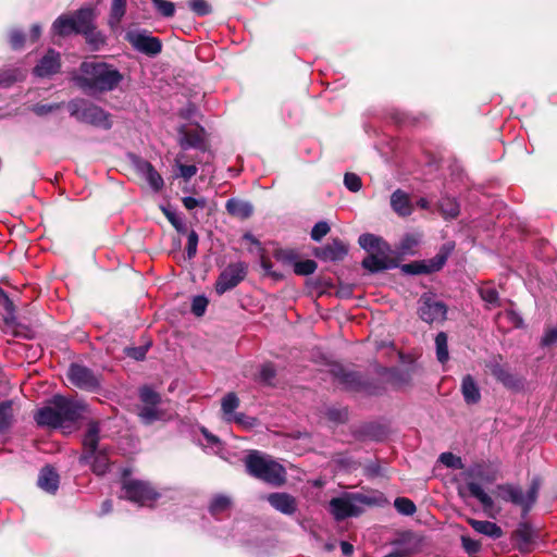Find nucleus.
<instances>
[{
    "mask_svg": "<svg viewBox=\"0 0 557 557\" xmlns=\"http://www.w3.org/2000/svg\"><path fill=\"white\" fill-rule=\"evenodd\" d=\"M331 231V227L327 222L320 221L314 224V226L311 230L310 236L311 239L314 242H321V239L329 234Z\"/></svg>",
    "mask_w": 557,
    "mask_h": 557,
    "instance_id": "nucleus-53",
    "label": "nucleus"
},
{
    "mask_svg": "<svg viewBox=\"0 0 557 557\" xmlns=\"http://www.w3.org/2000/svg\"><path fill=\"white\" fill-rule=\"evenodd\" d=\"M540 485V480L534 478L527 492H524L520 486L513 484L498 485L497 491L498 496L503 500L519 506L524 512H528L537 499Z\"/></svg>",
    "mask_w": 557,
    "mask_h": 557,
    "instance_id": "nucleus-9",
    "label": "nucleus"
},
{
    "mask_svg": "<svg viewBox=\"0 0 557 557\" xmlns=\"http://www.w3.org/2000/svg\"><path fill=\"white\" fill-rule=\"evenodd\" d=\"M16 412L17 409L15 408L14 400L7 399L0 401V434H5L13 428L16 422Z\"/></svg>",
    "mask_w": 557,
    "mask_h": 557,
    "instance_id": "nucleus-26",
    "label": "nucleus"
},
{
    "mask_svg": "<svg viewBox=\"0 0 557 557\" xmlns=\"http://www.w3.org/2000/svg\"><path fill=\"white\" fill-rule=\"evenodd\" d=\"M275 377V366L272 362H265L261 366L257 380L263 385L273 386Z\"/></svg>",
    "mask_w": 557,
    "mask_h": 557,
    "instance_id": "nucleus-36",
    "label": "nucleus"
},
{
    "mask_svg": "<svg viewBox=\"0 0 557 557\" xmlns=\"http://www.w3.org/2000/svg\"><path fill=\"white\" fill-rule=\"evenodd\" d=\"M467 488L470 495L480 502L484 511L490 515L494 508L493 498L483 490V487L478 482H467Z\"/></svg>",
    "mask_w": 557,
    "mask_h": 557,
    "instance_id": "nucleus-31",
    "label": "nucleus"
},
{
    "mask_svg": "<svg viewBox=\"0 0 557 557\" xmlns=\"http://www.w3.org/2000/svg\"><path fill=\"white\" fill-rule=\"evenodd\" d=\"M99 433L100 428L98 422H90L82 441L83 453L78 458L81 465H88L92 455L100 450L98 448L100 441Z\"/></svg>",
    "mask_w": 557,
    "mask_h": 557,
    "instance_id": "nucleus-21",
    "label": "nucleus"
},
{
    "mask_svg": "<svg viewBox=\"0 0 557 557\" xmlns=\"http://www.w3.org/2000/svg\"><path fill=\"white\" fill-rule=\"evenodd\" d=\"M8 41L13 50H21L26 42V34L20 28H12L8 33Z\"/></svg>",
    "mask_w": 557,
    "mask_h": 557,
    "instance_id": "nucleus-40",
    "label": "nucleus"
},
{
    "mask_svg": "<svg viewBox=\"0 0 557 557\" xmlns=\"http://www.w3.org/2000/svg\"><path fill=\"white\" fill-rule=\"evenodd\" d=\"M178 145L183 150L190 148L207 151L208 143L206 139V129L201 125L197 124L195 128H189L187 125H181L177 128Z\"/></svg>",
    "mask_w": 557,
    "mask_h": 557,
    "instance_id": "nucleus-16",
    "label": "nucleus"
},
{
    "mask_svg": "<svg viewBox=\"0 0 557 557\" xmlns=\"http://www.w3.org/2000/svg\"><path fill=\"white\" fill-rule=\"evenodd\" d=\"M435 346H436V358L441 363H445L448 358V345H447V335L444 332H440L435 337Z\"/></svg>",
    "mask_w": 557,
    "mask_h": 557,
    "instance_id": "nucleus-38",
    "label": "nucleus"
},
{
    "mask_svg": "<svg viewBox=\"0 0 557 557\" xmlns=\"http://www.w3.org/2000/svg\"><path fill=\"white\" fill-rule=\"evenodd\" d=\"M419 243L420 235L407 234L400 242L399 251L404 255H411Z\"/></svg>",
    "mask_w": 557,
    "mask_h": 557,
    "instance_id": "nucleus-48",
    "label": "nucleus"
},
{
    "mask_svg": "<svg viewBox=\"0 0 557 557\" xmlns=\"http://www.w3.org/2000/svg\"><path fill=\"white\" fill-rule=\"evenodd\" d=\"M180 174L185 181H189L197 173V166L194 164H180Z\"/></svg>",
    "mask_w": 557,
    "mask_h": 557,
    "instance_id": "nucleus-64",
    "label": "nucleus"
},
{
    "mask_svg": "<svg viewBox=\"0 0 557 557\" xmlns=\"http://www.w3.org/2000/svg\"><path fill=\"white\" fill-rule=\"evenodd\" d=\"M198 234L196 231L191 230L188 234L187 245H186V253L188 259H193L197 253L198 246Z\"/></svg>",
    "mask_w": 557,
    "mask_h": 557,
    "instance_id": "nucleus-57",
    "label": "nucleus"
},
{
    "mask_svg": "<svg viewBox=\"0 0 557 557\" xmlns=\"http://www.w3.org/2000/svg\"><path fill=\"white\" fill-rule=\"evenodd\" d=\"M460 392L467 405H475L481 400L479 384L471 374H467L462 377Z\"/></svg>",
    "mask_w": 557,
    "mask_h": 557,
    "instance_id": "nucleus-27",
    "label": "nucleus"
},
{
    "mask_svg": "<svg viewBox=\"0 0 557 557\" xmlns=\"http://www.w3.org/2000/svg\"><path fill=\"white\" fill-rule=\"evenodd\" d=\"M162 212L171 225L177 231V233L185 234L187 232L186 224L182 221L175 211L171 210L170 208L162 207Z\"/></svg>",
    "mask_w": 557,
    "mask_h": 557,
    "instance_id": "nucleus-46",
    "label": "nucleus"
},
{
    "mask_svg": "<svg viewBox=\"0 0 557 557\" xmlns=\"http://www.w3.org/2000/svg\"><path fill=\"white\" fill-rule=\"evenodd\" d=\"M440 461L448 468H453V469H461L462 468L461 458L458 456H455L453 453L441 454Z\"/></svg>",
    "mask_w": 557,
    "mask_h": 557,
    "instance_id": "nucleus-55",
    "label": "nucleus"
},
{
    "mask_svg": "<svg viewBox=\"0 0 557 557\" xmlns=\"http://www.w3.org/2000/svg\"><path fill=\"white\" fill-rule=\"evenodd\" d=\"M267 499L275 510L287 516H293L298 509L296 498L285 492L271 493Z\"/></svg>",
    "mask_w": 557,
    "mask_h": 557,
    "instance_id": "nucleus-23",
    "label": "nucleus"
},
{
    "mask_svg": "<svg viewBox=\"0 0 557 557\" xmlns=\"http://www.w3.org/2000/svg\"><path fill=\"white\" fill-rule=\"evenodd\" d=\"M67 108L71 116L78 122L103 129L112 127L111 114L92 102L85 99H74L69 102Z\"/></svg>",
    "mask_w": 557,
    "mask_h": 557,
    "instance_id": "nucleus-6",
    "label": "nucleus"
},
{
    "mask_svg": "<svg viewBox=\"0 0 557 557\" xmlns=\"http://www.w3.org/2000/svg\"><path fill=\"white\" fill-rule=\"evenodd\" d=\"M329 367L331 376L346 391L373 394L377 388L374 380L369 379L360 371H356L337 361L330 363Z\"/></svg>",
    "mask_w": 557,
    "mask_h": 557,
    "instance_id": "nucleus-5",
    "label": "nucleus"
},
{
    "mask_svg": "<svg viewBox=\"0 0 557 557\" xmlns=\"http://www.w3.org/2000/svg\"><path fill=\"white\" fill-rule=\"evenodd\" d=\"M391 207L399 216H408L413 211V205L409 195L400 189L394 191L391 196Z\"/></svg>",
    "mask_w": 557,
    "mask_h": 557,
    "instance_id": "nucleus-28",
    "label": "nucleus"
},
{
    "mask_svg": "<svg viewBox=\"0 0 557 557\" xmlns=\"http://www.w3.org/2000/svg\"><path fill=\"white\" fill-rule=\"evenodd\" d=\"M182 202H183L184 207L187 210H193V209H195L197 207H200V208H205L206 207V200L203 198L202 199H196L194 197L186 196V197L182 198Z\"/></svg>",
    "mask_w": 557,
    "mask_h": 557,
    "instance_id": "nucleus-63",
    "label": "nucleus"
},
{
    "mask_svg": "<svg viewBox=\"0 0 557 557\" xmlns=\"http://www.w3.org/2000/svg\"><path fill=\"white\" fill-rule=\"evenodd\" d=\"M438 208L444 219H455L460 212L458 202L450 197H443L440 200Z\"/></svg>",
    "mask_w": 557,
    "mask_h": 557,
    "instance_id": "nucleus-34",
    "label": "nucleus"
},
{
    "mask_svg": "<svg viewBox=\"0 0 557 557\" xmlns=\"http://www.w3.org/2000/svg\"><path fill=\"white\" fill-rule=\"evenodd\" d=\"M0 305L4 309V315H3V322L8 326H15L18 322L16 320L15 315V305L14 302L9 298V304L5 301H1Z\"/></svg>",
    "mask_w": 557,
    "mask_h": 557,
    "instance_id": "nucleus-50",
    "label": "nucleus"
},
{
    "mask_svg": "<svg viewBox=\"0 0 557 557\" xmlns=\"http://www.w3.org/2000/svg\"><path fill=\"white\" fill-rule=\"evenodd\" d=\"M157 12L166 18L175 14V3L169 0H150Z\"/></svg>",
    "mask_w": 557,
    "mask_h": 557,
    "instance_id": "nucleus-43",
    "label": "nucleus"
},
{
    "mask_svg": "<svg viewBox=\"0 0 557 557\" xmlns=\"http://www.w3.org/2000/svg\"><path fill=\"white\" fill-rule=\"evenodd\" d=\"M467 522L473 528L475 532L483 534L487 537H491L493 540L500 539L504 534L502 528L491 521L468 518Z\"/></svg>",
    "mask_w": 557,
    "mask_h": 557,
    "instance_id": "nucleus-30",
    "label": "nucleus"
},
{
    "mask_svg": "<svg viewBox=\"0 0 557 557\" xmlns=\"http://www.w3.org/2000/svg\"><path fill=\"white\" fill-rule=\"evenodd\" d=\"M246 472L273 487L283 486L287 481L286 469L277 461L263 456L258 450H251L245 457Z\"/></svg>",
    "mask_w": 557,
    "mask_h": 557,
    "instance_id": "nucleus-3",
    "label": "nucleus"
},
{
    "mask_svg": "<svg viewBox=\"0 0 557 557\" xmlns=\"http://www.w3.org/2000/svg\"><path fill=\"white\" fill-rule=\"evenodd\" d=\"M260 265L264 270L265 275L271 276L276 281L283 278V275L281 273L272 271L273 264H272L271 260L265 256L264 250L261 251Z\"/></svg>",
    "mask_w": 557,
    "mask_h": 557,
    "instance_id": "nucleus-56",
    "label": "nucleus"
},
{
    "mask_svg": "<svg viewBox=\"0 0 557 557\" xmlns=\"http://www.w3.org/2000/svg\"><path fill=\"white\" fill-rule=\"evenodd\" d=\"M479 294L481 298L493 306L498 305V292L496 288L491 284H483L479 288Z\"/></svg>",
    "mask_w": 557,
    "mask_h": 557,
    "instance_id": "nucleus-47",
    "label": "nucleus"
},
{
    "mask_svg": "<svg viewBox=\"0 0 557 557\" xmlns=\"http://www.w3.org/2000/svg\"><path fill=\"white\" fill-rule=\"evenodd\" d=\"M126 40L138 52L148 57H157L162 52L163 44L160 38L151 36L147 30L129 32Z\"/></svg>",
    "mask_w": 557,
    "mask_h": 557,
    "instance_id": "nucleus-14",
    "label": "nucleus"
},
{
    "mask_svg": "<svg viewBox=\"0 0 557 557\" xmlns=\"http://www.w3.org/2000/svg\"><path fill=\"white\" fill-rule=\"evenodd\" d=\"M461 543L462 547L468 554H476L481 549V543L476 540H473L469 536L462 535L461 536Z\"/></svg>",
    "mask_w": 557,
    "mask_h": 557,
    "instance_id": "nucleus-59",
    "label": "nucleus"
},
{
    "mask_svg": "<svg viewBox=\"0 0 557 557\" xmlns=\"http://www.w3.org/2000/svg\"><path fill=\"white\" fill-rule=\"evenodd\" d=\"M359 246L367 251V257L362 260L363 269L371 273L383 270V240L380 236L371 233L361 234L358 238Z\"/></svg>",
    "mask_w": 557,
    "mask_h": 557,
    "instance_id": "nucleus-11",
    "label": "nucleus"
},
{
    "mask_svg": "<svg viewBox=\"0 0 557 557\" xmlns=\"http://www.w3.org/2000/svg\"><path fill=\"white\" fill-rule=\"evenodd\" d=\"M131 470L124 469L121 478L120 498L139 506H152L159 499L160 493L148 481L133 479Z\"/></svg>",
    "mask_w": 557,
    "mask_h": 557,
    "instance_id": "nucleus-4",
    "label": "nucleus"
},
{
    "mask_svg": "<svg viewBox=\"0 0 557 557\" xmlns=\"http://www.w3.org/2000/svg\"><path fill=\"white\" fill-rule=\"evenodd\" d=\"M66 376L72 385L84 391L94 392L100 387V380L94 371L79 363H72Z\"/></svg>",
    "mask_w": 557,
    "mask_h": 557,
    "instance_id": "nucleus-15",
    "label": "nucleus"
},
{
    "mask_svg": "<svg viewBox=\"0 0 557 557\" xmlns=\"http://www.w3.org/2000/svg\"><path fill=\"white\" fill-rule=\"evenodd\" d=\"M394 506L399 513L405 516H412L417 509L414 503L406 497H397Z\"/></svg>",
    "mask_w": 557,
    "mask_h": 557,
    "instance_id": "nucleus-49",
    "label": "nucleus"
},
{
    "mask_svg": "<svg viewBox=\"0 0 557 557\" xmlns=\"http://www.w3.org/2000/svg\"><path fill=\"white\" fill-rule=\"evenodd\" d=\"M231 507V499L225 495H216L210 503L209 512L219 516Z\"/></svg>",
    "mask_w": 557,
    "mask_h": 557,
    "instance_id": "nucleus-39",
    "label": "nucleus"
},
{
    "mask_svg": "<svg viewBox=\"0 0 557 557\" xmlns=\"http://www.w3.org/2000/svg\"><path fill=\"white\" fill-rule=\"evenodd\" d=\"M248 273V265L246 262L239 261L230 263L218 276L214 289L218 295H223L224 293L235 288L239 283H242Z\"/></svg>",
    "mask_w": 557,
    "mask_h": 557,
    "instance_id": "nucleus-13",
    "label": "nucleus"
},
{
    "mask_svg": "<svg viewBox=\"0 0 557 557\" xmlns=\"http://www.w3.org/2000/svg\"><path fill=\"white\" fill-rule=\"evenodd\" d=\"M126 12V0H112L110 24H119Z\"/></svg>",
    "mask_w": 557,
    "mask_h": 557,
    "instance_id": "nucleus-41",
    "label": "nucleus"
},
{
    "mask_svg": "<svg viewBox=\"0 0 557 557\" xmlns=\"http://www.w3.org/2000/svg\"><path fill=\"white\" fill-rule=\"evenodd\" d=\"M133 163L136 171L145 176L153 190L159 191L162 189L164 185L163 178L148 160L135 157Z\"/></svg>",
    "mask_w": 557,
    "mask_h": 557,
    "instance_id": "nucleus-22",
    "label": "nucleus"
},
{
    "mask_svg": "<svg viewBox=\"0 0 557 557\" xmlns=\"http://www.w3.org/2000/svg\"><path fill=\"white\" fill-rule=\"evenodd\" d=\"M90 51L96 52L101 50L107 45L106 35L97 28L96 25V13L90 18V25L86 28V32L82 34Z\"/></svg>",
    "mask_w": 557,
    "mask_h": 557,
    "instance_id": "nucleus-24",
    "label": "nucleus"
},
{
    "mask_svg": "<svg viewBox=\"0 0 557 557\" xmlns=\"http://www.w3.org/2000/svg\"><path fill=\"white\" fill-rule=\"evenodd\" d=\"M86 410L87 405L83 400L57 394L49 400V405L35 412L34 420L39 426L57 429L65 423L77 422Z\"/></svg>",
    "mask_w": 557,
    "mask_h": 557,
    "instance_id": "nucleus-2",
    "label": "nucleus"
},
{
    "mask_svg": "<svg viewBox=\"0 0 557 557\" xmlns=\"http://www.w3.org/2000/svg\"><path fill=\"white\" fill-rule=\"evenodd\" d=\"M225 209L231 216L247 220L253 213V206L246 200L230 198L225 203Z\"/></svg>",
    "mask_w": 557,
    "mask_h": 557,
    "instance_id": "nucleus-29",
    "label": "nucleus"
},
{
    "mask_svg": "<svg viewBox=\"0 0 557 557\" xmlns=\"http://www.w3.org/2000/svg\"><path fill=\"white\" fill-rule=\"evenodd\" d=\"M273 257L276 261L282 262L284 264H295L298 258V252L295 249L290 248H277L273 252Z\"/></svg>",
    "mask_w": 557,
    "mask_h": 557,
    "instance_id": "nucleus-42",
    "label": "nucleus"
},
{
    "mask_svg": "<svg viewBox=\"0 0 557 557\" xmlns=\"http://www.w3.org/2000/svg\"><path fill=\"white\" fill-rule=\"evenodd\" d=\"M370 503V498L361 493H345L329 502V511L336 521H343L361 515L362 505Z\"/></svg>",
    "mask_w": 557,
    "mask_h": 557,
    "instance_id": "nucleus-8",
    "label": "nucleus"
},
{
    "mask_svg": "<svg viewBox=\"0 0 557 557\" xmlns=\"http://www.w3.org/2000/svg\"><path fill=\"white\" fill-rule=\"evenodd\" d=\"M486 369L505 388L513 392H520L524 387V380L511 369L502 363V357H494L485 364Z\"/></svg>",
    "mask_w": 557,
    "mask_h": 557,
    "instance_id": "nucleus-12",
    "label": "nucleus"
},
{
    "mask_svg": "<svg viewBox=\"0 0 557 557\" xmlns=\"http://www.w3.org/2000/svg\"><path fill=\"white\" fill-rule=\"evenodd\" d=\"M139 399L141 406H159L162 401L161 395L148 385L139 388Z\"/></svg>",
    "mask_w": 557,
    "mask_h": 557,
    "instance_id": "nucleus-35",
    "label": "nucleus"
},
{
    "mask_svg": "<svg viewBox=\"0 0 557 557\" xmlns=\"http://www.w3.org/2000/svg\"><path fill=\"white\" fill-rule=\"evenodd\" d=\"M317 268H318V264L314 260H311V259H306V260H300V261L297 260L294 264V272L297 275L307 276V275L314 273Z\"/></svg>",
    "mask_w": 557,
    "mask_h": 557,
    "instance_id": "nucleus-45",
    "label": "nucleus"
},
{
    "mask_svg": "<svg viewBox=\"0 0 557 557\" xmlns=\"http://www.w3.org/2000/svg\"><path fill=\"white\" fill-rule=\"evenodd\" d=\"M75 85L86 95H102L115 90L124 81L121 71L103 61H83L78 73L72 76Z\"/></svg>",
    "mask_w": 557,
    "mask_h": 557,
    "instance_id": "nucleus-1",
    "label": "nucleus"
},
{
    "mask_svg": "<svg viewBox=\"0 0 557 557\" xmlns=\"http://www.w3.org/2000/svg\"><path fill=\"white\" fill-rule=\"evenodd\" d=\"M326 418L335 423H345L348 420V410L346 408L331 407L326 409Z\"/></svg>",
    "mask_w": 557,
    "mask_h": 557,
    "instance_id": "nucleus-51",
    "label": "nucleus"
},
{
    "mask_svg": "<svg viewBox=\"0 0 557 557\" xmlns=\"http://www.w3.org/2000/svg\"><path fill=\"white\" fill-rule=\"evenodd\" d=\"M421 367L413 360L401 361V363L391 371L387 381L396 388L410 386L413 380L421 375Z\"/></svg>",
    "mask_w": 557,
    "mask_h": 557,
    "instance_id": "nucleus-17",
    "label": "nucleus"
},
{
    "mask_svg": "<svg viewBox=\"0 0 557 557\" xmlns=\"http://www.w3.org/2000/svg\"><path fill=\"white\" fill-rule=\"evenodd\" d=\"M344 185L348 190L356 193L360 190L362 183L359 175L348 172L344 176Z\"/></svg>",
    "mask_w": 557,
    "mask_h": 557,
    "instance_id": "nucleus-54",
    "label": "nucleus"
},
{
    "mask_svg": "<svg viewBox=\"0 0 557 557\" xmlns=\"http://www.w3.org/2000/svg\"><path fill=\"white\" fill-rule=\"evenodd\" d=\"M187 4L197 16H207L213 11L211 4L206 0H188Z\"/></svg>",
    "mask_w": 557,
    "mask_h": 557,
    "instance_id": "nucleus-44",
    "label": "nucleus"
},
{
    "mask_svg": "<svg viewBox=\"0 0 557 557\" xmlns=\"http://www.w3.org/2000/svg\"><path fill=\"white\" fill-rule=\"evenodd\" d=\"M127 357L133 358L135 360H144L146 358V354L148 351L147 346H137V347H126L124 349Z\"/></svg>",
    "mask_w": 557,
    "mask_h": 557,
    "instance_id": "nucleus-60",
    "label": "nucleus"
},
{
    "mask_svg": "<svg viewBox=\"0 0 557 557\" xmlns=\"http://www.w3.org/2000/svg\"><path fill=\"white\" fill-rule=\"evenodd\" d=\"M165 412L159 406H139L138 418L145 425H151L163 419Z\"/></svg>",
    "mask_w": 557,
    "mask_h": 557,
    "instance_id": "nucleus-32",
    "label": "nucleus"
},
{
    "mask_svg": "<svg viewBox=\"0 0 557 557\" xmlns=\"http://www.w3.org/2000/svg\"><path fill=\"white\" fill-rule=\"evenodd\" d=\"M445 262L446 256L438 253L429 260L412 261L410 263H405L400 267V270L403 273L410 275L430 274L441 270Z\"/></svg>",
    "mask_w": 557,
    "mask_h": 557,
    "instance_id": "nucleus-20",
    "label": "nucleus"
},
{
    "mask_svg": "<svg viewBox=\"0 0 557 557\" xmlns=\"http://www.w3.org/2000/svg\"><path fill=\"white\" fill-rule=\"evenodd\" d=\"M60 109L59 103H36L33 107V112L38 116H45Z\"/></svg>",
    "mask_w": 557,
    "mask_h": 557,
    "instance_id": "nucleus-58",
    "label": "nucleus"
},
{
    "mask_svg": "<svg viewBox=\"0 0 557 557\" xmlns=\"http://www.w3.org/2000/svg\"><path fill=\"white\" fill-rule=\"evenodd\" d=\"M61 67V53L49 48L33 69V74L38 78H50L51 76L60 73Z\"/></svg>",
    "mask_w": 557,
    "mask_h": 557,
    "instance_id": "nucleus-19",
    "label": "nucleus"
},
{
    "mask_svg": "<svg viewBox=\"0 0 557 557\" xmlns=\"http://www.w3.org/2000/svg\"><path fill=\"white\" fill-rule=\"evenodd\" d=\"M95 10L92 8H81L70 14L58 16L52 23L51 30L59 37L82 35L90 25V18Z\"/></svg>",
    "mask_w": 557,
    "mask_h": 557,
    "instance_id": "nucleus-7",
    "label": "nucleus"
},
{
    "mask_svg": "<svg viewBox=\"0 0 557 557\" xmlns=\"http://www.w3.org/2000/svg\"><path fill=\"white\" fill-rule=\"evenodd\" d=\"M91 466V470L97 475H103L109 471L110 468V460L109 456L104 448L96 451L95 455H92L90 462L88 463Z\"/></svg>",
    "mask_w": 557,
    "mask_h": 557,
    "instance_id": "nucleus-33",
    "label": "nucleus"
},
{
    "mask_svg": "<svg viewBox=\"0 0 557 557\" xmlns=\"http://www.w3.org/2000/svg\"><path fill=\"white\" fill-rule=\"evenodd\" d=\"M208 304L209 300L206 296H195L191 301V313L196 317H202L207 310Z\"/></svg>",
    "mask_w": 557,
    "mask_h": 557,
    "instance_id": "nucleus-52",
    "label": "nucleus"
},
{
    "mask_svg": "<svg viewBox=\"0 0 557 557\" xmlns=\"http://www.w3.org/2000/svg\"><path fill=\"white\" fill-rule=\"evenodd\" d=\"M12 334L15 337H21L25 339H32L35 336V333L32 329L20 322L15 326H13Z\"/></svg>",
    "mask_w": 557,
    "mask_h": 557,
    "instance_id": "nucleus-61",
    "label": "nucleus"
},
{
    "mask_svg": "<svg viewBox=\"0 0 557 557\" xmlns=\"http://www.w3.org/2000/svg\"><path fill=\"white\" fill-rule=\"evenodd\" d=\"M59 483L60 476L53 467L46 465L41 468L37 480V484L41 490L54 494L59 488Z\"/></svg>",
    "mask_w": 557,
    "mask_h": 557,
    "instance_id": "nucleus-25",
    "label": "nucleus"
},
{
    "mask_svg": "<svg viewBox=\"0 0 557 557\" xmlns=\"http://www.w3.org/2000/svg\"><path fill=\"white\" fill-rule=\"evenodd\" d=\"M419 318L429 324H442L447 319V305L434 293H423L418 299Z\"/></svg>",
    "mask_w": 557,
    "mask_h": 557,
    "instance_id": "nucleus-10",
    "label": "nucleus"
},
{
    "mask_svg": "<svg viewBox=\"0 0 557 557\" xmlns=\"http://www.w3.org/2000/svg\"><path fill=\"white\" fill-rule=\"evenodd\" d=\"M239 407V398L236 393H227L221 401V409L226 418H232L234 411Z\"/></svg>",
    "mask_w": 557,
    "mask_h": 557,
    "instance_id": "nucleus-37",
    "label": "nucleus"
},
{
    "mask_svg": "<svg viewBox=\"0 0 557 557\" xmlns=\"http://www.w3.org/2000/svg\"><path fill=\"white\" fill-rule=\"evenodd\" d=\"M349 251V246L341 238H332V240L323 246L315 247L312 251L313 256L324 262H341Z\"/></svg>",
    "mask_w": 557,
    "mask_h": 557,
    "instance_id": "nucleus-18",
    "label": "nucleus"
},
{
    "mask_svg": "<svg viewBox=\"0 0 557 557\" xmlns=\"http://www.w3.org/2000/svg\"><path fill=\"white\" fill-rule=\"evenodd\" d=\"M16 81V70H0V86L9 87Z\"/></svg>",
    "mask_w": 557,
    "mask_h": 557,
    "instance_id": "nucleus-62",
    "label": "nucleus"
}]
</instances>
